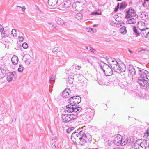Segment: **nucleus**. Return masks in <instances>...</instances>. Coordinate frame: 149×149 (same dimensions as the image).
<instances>
[{
    "label": "nucleus",
    "mask_w": 149,
    "mask_h": 149,
    "mask_svg": "<svg viewBox=\"0 0 149 149\" xmlns=\"http://www.w3.org/2000/svg\"><path fill=\"white\" fill-rule=\"evenodd\" d=\"M119 7V3H118L116 8H115V9L114 10V11L115 12L117 11Z\"/></svg>",
    "instance_id": "41"
},
{
    "label": "nucleus",
    "mask_w": 149,
    "mask_h": 149,
    "mask_svg": "<svg viewBox=\"0 0 149 149\" xmlns=\"http://www.w3.org/2000/svg\"><path fill=\"white\" fill-rule=\"evenodd\" d=\"M146 26L145 23L142 22H138L137 25V27L141 31L146 28Z\"/></svg>",
    "instance_id": "11"
},
{
    "label": "nucleus",
    "mask_w": 149,
    "mask_h": 149,
    "mask_svg": "<svg viewBox=\"0 0 149 149\" xmlns=\"http://www.w3.org/2000/svg\"><path fill=\"white\" fill-rule=\"evenodd\" d=\"M102 69L106 76H110L113 74V72L111 68L106 64L103 65Z\"/></svg>",
    "instance_id": "5"
},
{
    "label": "nucleus",
    "mask_w": 149,
    "mask_h": 149,
    "mask_svg": "<svg viewBox=\"0 0 149 149\" xmlns=\"http://www.w3.org/2000/svg\"><path fill=\"white\" fill-rule=\"evenodd\" d=\"M143 137L146 139L148 138L149 137V128L145 132Z\"/></svg>",
    "instance_id": "29"
},
{
    "label": "nucleus",
    "mask_w": 149,
    "mask_h": 149,
    "mask_svg": "<svg viewBox=\"0 0 149 149\" xmlns=\"http://www.w3.org/2000/svg\"><path fill=\"white\" fill-rule=\"evenodd\" d=\"M128 19L127 21V23L128 24H133L135 23L136 22V20L133 18H128Z\"/></svg>",
    "instance_id": "21"
},
{
    "label": "nucleus",
    "mask_w": 149,
    "mask_h": 149,
    "mask_svg": "<svg viewBox=\"0 0 149 149\" xmlns=\"http://www.w3.org/2000/svg\"><path fill=\"white\" fill-rule=\"evenodd\" d=\"M24 40V38L22 36L19 37V41L22 42Z\"/></svg>",
    "instance_id": "44"
},
{
    "label": "nucleus",
    "mask_w": 149,
    "mask_h": 149,
    "mask_svg": "<svg viewBox=\"0 0 149 149\" xmlns=\"http://www.w3.org/2000/svg\"><path fill=\"white\" fill-rule=\"evenodd\" d=\"M129 51L130 52V53H132V52L130 50H129Z\"/></svg>",
    "instance_id": "51"
},
{
    "label": "nucleus",
    "mask_w": 149,
    "mask_h": 149,
    "mask_svg": "<svg viewBox=\"0 0 149 149\" xmlns=\"http://www.w3.org/2000/svg\"><path fill=\"white\" fill-rule=\"evenodd\" d=\"M56 139V137H54L52 139V140H55Z\"/></svg>",
    "instance_id": "48"
},
{
    "label": "nucleus",
    "mask_w": 149,
    "mask_h": 149,
    "mask_svg": "<svg viewBox=\"0 0 149 149\" xmlns=\"http://www.w3.org/2000/svg\"><path fill=\"white\" fill-rule=\"evenodd\" d=\"M71 5V2L70 1L67 0L64 2L63 5V7L64 8H67L69 7Z\"/></svg>",
    "instance_id": "19"
},
{
    "label": "nucleus",
    "mask_w": 149,
    "mask_h": 149,
    "mask_svg": "<svg viewBox=\"0 0 149 149\" xmlns=\"http://www.w3.org/2000/svg\"><path fill=\"white\" fill-rule=\"evenodd\" d=\"M25 9V6H19V10L22 12H24Z\"/></svg>",
    "instance_id": "36"
},
{
    "label": "nucleus",
    "mask_w": 149,
    "mask_h": 149,
    "mask_svg": "<svg viewBox=\"0 0 149 149\" xmlns=\"http://www.w3.org/2000/svg\"><path fill=\"white\" fill-rule=\"evenodd\" d=\"M118 62L115 59L112 61L110 63V65L115 71L117 70V68L118 67Z\"/></svg>",
    "instance_id": "10"
},
{
    "label": "nucleus",
    "mask_w": 149,
    "mask_h": 149,
    "mask_svg": "<svg viewBox=\"0 0 149 149\" xmlns=\"http://www.w3.org/2000/svg\"><path fill=\"white\" fill-rule=\"evenodd\" d=\"M19 7V6H17V7Z\"/></svg>",
    "instance_id": "59"
},
{
    "label": "nucleus",
    "mask_w": 149,
    "mask_h": 149,
    "mask_svg": "<svg viewBox=\"0 0 149 149\" xmlns=\"http://www.w3.org/2000/svg\"><path fill=\"white\" fill-rule=\"evenodd\" d=\"M8 71L6 68H3L0 67V79L3 78L8 75Z\"/></svg>",
    "instance_id": "8"
},
{
    "label": "nucleus",
    "mask_w": 149,
    "mask_h": 149,
    "mask_svg": "<svg viewBox=\"0 0 149 149\" xmlns=\"http://www.w3.org/2000/svg\"><path fill=\"white\" fill-rule=\"evenodd\" d=\"M7 33V31H3L1 32V36L3 37L7 36H8Z\"/></svg>",
    "instance_id": "35"
},
{
    "label": "nucleus",
    "mask_w": 149,
    "mask_h": 149,
    "mask_svg": "<svg viewBox=\"0 0 149 149\" xmlns=\"http://www.w3.org/2000/svg\"><path fill=\"white\" fill-rule=\"evenodd\" d=\"M75 17L78 20H81L83 18V16L81 14L78 13L76 15Z\"/></svg>",
    "instance_id": "27"
},
{
    "label": "nucleus",
    "mask_w": 149,
    "mask_h": 149,
    "mask_svg": "<svg viewBox=\"0 0 149 149\" xmlns=\"http://www.w3.org/2000/svg\"><path fill=\"white\" fill-rule=\"evenodd\" d=\"M4 30V28L3 27L1 24H0V31L2 32Z\"/></svg>",
    "instance_id": "42"
},
{
    "label": "nucleus",
    "mask_w": 149,
    "mask_h": 149,
    "mask_svg": "<svg viewBox=\"0 0 149 149\" xmlns=\"http://www.w3.org/2000/svg\"><path fill=\"white\" fill-rule=\"evenodd\" d=\"M16 120V118H15L14 117L13 118V119L12 121V122H14Z\"/></svg>",
    "instance_id": "45"
},
{
    "label": "nucleus",
    "mask_w": 149,
    "mask_h": 149,
    "mask_svg": "<svg viewBox=\"0 0 149 149\" xmlns=\"http://www.w3.org/2000/svg\"><path fill=\"white\" fill-rule=\"evenodd\" d=\"M91 51L92 52H94L95 51V50L92 49V50L91 49Z\"/></svg>",
    "instance_id": "49"
},
{
    "label": "nucleus",
    "mask_w": 149,
    "mask_h": 149,
    "mask_svg": "<svg viewBox=\"0 0 149 149\" xmlns=\"http://www.w3.org/2000/svg\"><path fill=\"white\" fill-rule=\"evenodd\" d=\"M69 116L70 121L74 120L76 119L77 118V115H74L73 114H69Z\"/></svg>",
    "instance_id": "28"
},
{
    "label": "nucleus",
    "mask_w": 149,
    "mask_h": 149,
    "mask_svg": "<svg viewBox=\"0 0 149 149\" xmlns=\"http://www.w3.org/2000/svg\"><path fill=\"white\" fill-rule=\"evenodd\" d=\"M11 60L12 63L14 65H17L18 62V57L17 56L15 55H13V57L12 58Z\"/></svg>",
    "instance_id": "16"
},
{
    "label": "nucleus",
    "mask_w": 149,
    "mask_h": 149,
    "mask_svg": "<svg viewBox=\"0 0 149 149\" xmlns=\"http://www.w3.org/2000/svg\"><path fill=\"white\" fill-rule=\"evenodd\" d=\"M56 145H54L52 147V148L53 149H55L56 148Z\"/></svg>",
    "instance_id": "47"
},
{
    "label": "nucleus",
    "mask_w": 149,
    "mask_h": 149,
    "mask_svg": "<svg viewBox=\"0 0 149 149\" xmlns=\"http://www.w3.org/2000/svg\"><path fill=\"white\" fill-rule=\"evenodd\" d=\"M17 70H18V71H19V68H18Z\"/></svg>",
    "instance_id": "55"
},
{
    "label": "nucleus",
    "mask_w": 149,
    "mask_h": 149,
    "mask_svg": "<svg viewBox=\"0 0 149 149\" xmlns=\"http://www.w3.org/2000/svg\"><path fill=\"white\" fill-rule=\"evenodd\" d=\"M6 125V127H8V125H7V124H6V125Z\"/></svg>",
    "instance_id": "52"
},
{
    "label": "nucleus",
    "mask_w": 149,
    "mask_h": 149,
    "mask_svg": "<svg viewBox=\"0 0 149 149\" xmlns=\"http://www.w3.org/2000/svg\"><path fill=\"white\" fill-rule=\"evenodd\" d=\"M15 74V72H11L9 73L8 76H7V79L8 82H9L12 80L13 77Z\"/></svg>",
    "instance_id": "18"
},
{
    "label": "nucleus",
    "mask_w": 149,
    "mask_h": 149,
    "mask_svg": "<svg viewBox=\"0 0 149 149\" xmlns=\"http://www.w3.org/2000/svg\"><path fill=\"white\" fill-rule=\"evenodd\" d=\"M11 33L13 37H16L17 36L16 31L15 29H13L11 31Z\"/></svg>",
    "instance_id": "33"
},
{
    "label": "nucleus",
    "mask_w": 149,
    "mask_h": 149,
    "mask_svg": "<svg viewBox=\"0 0 149 149\" xmlns=\"http://www.w3.org/2000/svg\"><path fill=\"white\" fill-rule=\"evenodd\" d=\"M129 71L130 73L132 74H134L135 73V70L133 66L130 65L129 68Z\"/></svg>",
    "instance_id": "22"
},
{
    "label": "nucleus",
    "mask_w": 149,
    "mask_h": 149,
    "mask_svg": "<svg viewBox=\"0 0 149 149\" xmlns=\"http://www.w3.org/2000/svg\"><path fill=\"white\" fill-rule=\"evenodd\" d=\"M133 31L135 32L136 34V35H139V33L138 32L135 26L133 28Z\"/></svg>",
    "instance_id": "38"
},
{
    "label": "nucleus",
    "mask_w": 149,
    "mask_h": 149,
    "mask_svg": "<svg viewBox=\"0 0 149 149\" xmlns=\"http://www.w3.org/2000/svg\"><path fill=\"white\" fill-rule=\"evenodd\" d=\"M23 68L21 65H19V72H22L23 71Z\"/></svg>",
    "instance_id": "40"
},
{
    "label": "nucleus",
    "mask_w": 149,
    "mask_h": 149,
    "mask_svg": "<svg viewBox=\"0 0 149 149\" xmlns=\"http://www.w3.org/2000/svg\"><path fill=\"white\" fill-rule=\"evenodd\" d=\"M114 149H122V148H115Z\"/></svg>",
    "instance_id": "50"
},
{
    "label": "nucleus",
    "mask_w": 149,
    "mask_h": 149,
    "mask_svg": "<svg viewBox=\"0 0 149 149\" xmlns=\"http://www.w3.org/2000/svg\"><path fill=\"white\" fill-rule=\"evenodd\" d=\"M117 68V70H116L115 72L118 73L124 72L125 70V66L122 63L119 64Z\"/></svg>",
    "instance_id": "9"
},
{
    "label": "nucleus",
    "mask_w": 149,
    "mask_h": 149,
    "mask_svg": "<svg viewBox=\"0 0 149 149\" xmlns=\"http://www.w3.org/2000/svg\"><path fill=\"white\" fill-rule=\"evenodd\" d=\"M148 81H149V73L146 71L144 70V72L140 74L138 82L141 86L144 87L147 86Z\"/></svg>",
    "instance_id": "2"
},
{
    "label": "nucleus",
    "mask_w": 149,
    "mask_h": 149,
    "mask_svg": "<svg viewBox=\"0 0 149 149\" xmlns=\"http://www.w3.org/2000/svg\"><path fill=\"white\" fill-rule=\"evenodd\" d=\"M58 0H48V4L50 7L55 6L57 3Z\"/></svg>",
    "instance_id": "14"
},
{
    "label": "nucleus",
    "mask_w": 149,
    "mask_h": 149,
    "mask_svg": "<svg viewBox=\"0 0 149 149\" xmlns=\"http://www.w3.org/2000/svg\"><path fill=\"white\" fill-rule=\"evenodd\" d=\"M83 5L80 2L77 1L73 3L72 5L73 8L77 11H81L84 8Z\"/></svg>",
    "instance_id": "6"
},
{
    "label": "nucleus",
    "mask_w": 149,
    "mask_h": 149,
    "mask_svg": "<svg viewBox=\"0 0 149 149\" xmlns=\"http://www.w3.org/2000/svg\"><path fill=\"white\" fill-rule=\"evenodd\" d=\"M133 120H134V121H135V120H135V119H134V118H133Z\"/></svg>",
    "instance_id": "54"
},
{
    "label": "nucleus",
    "mask_w": 149,
    "mask_h": 149,
    "mask_svg": "<svg viewBox=\"0 0 149 149\" xmlns=\"http://www.w3.org/2000/svg\"><path fill=\"white\" fill-rule=\"evenodd\" d=\"M123 18L121 17V15L119 14V15H116L115 16V20L117 22L121 21L123 19Z\"/></svg>",
    "instance_id": "24"
},
{
    "label": "nucleus",
    "mask_w": 149,
    "mask_h": 149,
    "mask_svg": "<svg viewBox=\"0 0 149 149\" xmlns=\"http://www.w3.org/2000/svg\"><path fill=\"white\" fill-rule=\"evenodd\" d=\"M81 101V97L79 96H76L70 98L69 99L68 102L72 105H74L79 103Z\"/></svg>",
    "instance_id": "4"
},
{
    "label": "nucleus",
    "mask_w": 149,
    "mask_h": 149,
    "mask_svg": "<svg viewBox=\"0 0 149 149\" xmlns=\"http://www.w3.org/2000/svg\"><path fill=\"white\" fill-rule=\"evenodd\" d=\"M47 26L50 29H57V27L56 26H54L53 24H52L50 22H48L47 23Z\"/></svg>",
    "instance_id": "23"
},
{
    "label": "nucleus",
    "mask_w": 149,
    "mask_h": 149,
    "mask_svg": "<svg viewBox=\"0 0 149 149\" xmlns=\"http://www.w3.org/2000/svg\"><path fill=\"white\" fill-rule=\"evenodd\" d=\"M59 50V49H58V48L56 47L54 48L52 51L53 52H58Z\"/></svg>",
    "instance_id": "39"
},
{
    "label": "nucleus",
    "mask_w": 149,
    "mask_h": 149,
    "mask_svg": "<svg viewBox=\"0 0 149 149\" xmlns=\"http://www.w3.org/2000/svg\"><path fill=\"white\" fill-rule=\"evenodd\" d=\"M71 139L75 144L84 147L87 146L92 140L90 135L85 133L81 135V133L76 132H74L72 134Z\"/></svg>",
    "instance_id": "1"
},
{
    "label": "nucleus",
    "mask_w": 149,
    "mask_h": 149,
    "mask_svg": "<svg viewBox=\"0 0 149 149\" xmlns=\"http://www.w3.org/2000/svg\"><path fill=\"white\" fill-rule=\"evenodd\" d=\"M72 104L68 105L66 106L65 109V111L68 113H72L73 112V107Z\"/></svg>",
    "instance_id": "17"
},
{
    "label": "nucleus",
    "mask_w": 149,
    "mask_h": 149,
    "mask_svg": "<svg viewBox=\"0 0 149 149\" xmlns=\"http://www.w3.org/2000/svg\"><path fill=\"white\" fill-rule=\"evenodd\" d=\"M141 33L145 37H149V28H146L141 31Z\"/></svg>",
    "instance_id": "15"
},
{
    "label": "nucleus",
    "mask_w": 149,
    "mask_h": 149,
    "mask_svg": "<svg viewBox=\"0 0 149 149\" xmlns=\"http://www.w3.org/2000/svg\"><path fill=\"white\" fill-rule=\"evenodd\" d=\"M23 47L25 49H27L28 47V45L27 43L26 42H24L22 45Z\"/></svg>",
    "instance_id": "37"
},
{
    "label": "nucleus",
    "mask_w": 149,
    "mask_h": 149,
    "mask_svg": "<svg viewBox=\"0 0 149 149\" xmlns=\"http://www.w3.org/2000/svg\"><path fill=\"white\" fill-rule=\"evenodd\" d=\"M126 13L127 15L125 17L127 18H131L136 15V12L135 10L132 8H130Z\"/></svg>",
    "instance_id": "7"
},
{
    "label": "nucleus",
    "mask_w": 149,
    "mask_h": 149,
    "mask_svg": "<svg viewBox=\"0 0 149 149\" xmlns=\"http://www.w3.org/2000/svg\"><path fill=\"white\" fill-rule=\"evenodd\" d=\"M143 50H141V51H143Z\"/></svg>",
    "instance_id": "57"
},
{
    "label": "nucleus",
    "mask_w": 149,
    "mask_h": 149,
    "mask_svg": "<svg viewBox=\"0 0 149 149\" xmlns=\"http://www.w3.org/2000/svg\"><path fill=\"white\" fill-rule=\"evenodd\" d=\"M141 149H145L147 146L146 141V140H143L139 143Z\"/></svg>",
    "instance_id": "20"
},
{
    "label": "nucleus",
    "mask_w": 149,
    "mask_h": 149,
    "mask_svg": "<svg viewBox=\"0 0 149 149\" xmlns=\"http://www.w3.org/2000/svg\"><path fill=\"white\" fill-rule=\"evenodd\" d=\"M57 24L59 25H62L63 24H64L65 22L61 18H58L56 21Z\"/></svg>",
    "instance_id": "25"
},
{
    "label": "nucleus",
    "mask_w": 149,
    "mask_h": 149,
    "mask_svg": "<svg viewBox=\"0 0 149 149\" xmlns=\"http://www.w3.org/2000/svg\"><path fill=\"white\" fill-rule=\"evenodd\" d=\"M146 1H148V0H145Z\"/></svg>",
    "instance_id": "58"
},
{
    "label": "nucleus",
    "mask_w": 149,
    "mask_h": 149,
    "mask_svg": "<svg viewBox=\"0 0 149 149\" xmlns=\"http://www.w3.org/2000/svg\"><path fill=\"white\" fill-rule=\"evenodd\" d=\"M73 79L71 77H69L68 80V82L69 84H71L73 82Z\"/></svg>",
    "instance_id": "34"
},
{
    "label": "nucleus",
    "mask_w": 149,
    "mask_h": 149,
    "mask_svg": "<svg viewBox=\"0 0 149 149\" xmlns=\"http://www.w3.org/2000/svg\"><path fill=\"white\" fill-rule=\"evenodd\" d=\"M121 0H117V1H121Z\"/></svg>",
    "instance_id": "56"
},
{
    "label": "nucleus",
    "mask_w": 149,
    "mask_h": 149,
    "mask_svg": "<svg viewBox=\"0 0 149 149\" xmlns=\"http://www.w3.org/2000/svg\"><path fill=\"white\" fill-rule=\"evenodd\" d=\"M81 110V108L80 107H73V112L76 113L78 111H79Z\"/></svg>",
    "instance_id": "32"
},
{
    "label": "nucleus",
    "mask_w": 149,
    "mask_h": 149,
    "mask_svg": "<svg viewBox=\"0 0 149 149\" xmlns=\"http://www.w3.org/2000/svg\"><path fill=\"white\" fill-rule=\"evenodd\" d=\"M120 32L122 34H125L127 32L126 27H123L120 29Z\"/></svg>",
    "instance_id": "26"
},
{
    "label": "nucleus",
    "mask_w": 149,
    "mask_h": 149,
    "mask_svg": "<svg viewBox=\"0 0 149 149\" xmlns=\"http://www.w3.org/2000/svg\"><path fill=\"white\" fill-rule=\"evenodd\" d=\"M101 12L100 11H99L97 13H95V14H101Z\"/></svg>",
    "instance_id": "46"
},
{
    "label": "nucleus",
    "mask_w": 149,
    "mask_h": 149,
    "mask_svg": "<svg viewBox=\"0 0 149 149\" xmlns=\"http://www.w3.org/2000/svg\"><path fill=\"white\" fill-rule=\"evenodd\" d=\"M139 143L138 142L136 143L134 145V149H141Z\"/></svg>",
    "instance_id": "31"
},
{
    "label": "nucleus",
    "mask_w": 149,
    "mask_h": 149,
    "mask_svg": "<svg viewBox=\"0 0 149 149\" xmlns=\"http://www.w3.org/2000/svg\"><path fill=\"white\" fill-rule=\"evenodd\" d=\"M70 90L69 89H66L64 90L62 94V96L63 98H68L69 97Z\"/></svg>",
    "instance_id": "13"
},
{
    "label": "nucleus",
    "mask_w": 149,
    "mask_h": 149,
    "mask_svg": "<svg viewBox=\"0 0 149 149\" xmlns=\"http://www.w3.org/2000/svg\"><path fill=\"white\" fill-rule=\"evenodd\" d=\"M69 114H65L62 115V119L64 123H68L70 121Z\"/></svg>",
    "instance_id": "12"
},
{
    "label": "nucleus",
    "mask_w": 149,
    "mask_h": 149,
    "mask_svg": "<svg viewBox=\"0 0 149 149\" xmlns=\"http://www.w3.org/2000/svg\"><path fill=\"white\" fill-rule=\"evenodd\" d=\"M113 143L115 145L118 146L120 145L123 146L125 145L127 143V142L123 139L121 136L118 134L115 138Z\"/></svg>",
    "instance_id": "3"
},
{
    "label": "nucleus",
    "mask_w": 149,
    "mask_h": 149,
    "mask_svg": "<svg viewBox=\"0 0 149 149\" xmlns=\"http://www.w3.org/2000/svg\"><path fill=\"white\" fill-rule=\"evenodd\" d=\"M96 26V25H94L93 26Z\"/></svg>",
    "instance_id": "53"
},
{
    "label": "nucleus",
    "mask_w": 149,
    "mask_h": 149,
    "mask_svg": "<svg viewBox=\"0 0 149 149\" xmlns=\"http://www.w3.org/2000/svg\"><path fill=\"white\" fill-rule=\"evenodd\" d=\"M144 16L145 17L146 16V15L144 13H142L141 15V18H142L143 19H144Z\"/></svg>",
    "instance_id": "43"
},
{
    "label": "nucleus",
    "mask_w": 149,
    "mask_h": 149,
    "mask_svg": "<svg viewBox=\"0 0 149 149\" xmlns=\"http://www.w3.org/2000/svg\"><path fill=\"white\" fill-rule=\"evenodd\" d=\"M127 6V4L125 2H122L121 3L120 7V9H123L125 8Z\"/></svg>",
    "instance_id": "30"
}]
</instances>
